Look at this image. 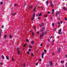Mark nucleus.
Masks as SVG:
<instances>
[{
  "label": "nucleus",
  "mask_w": 67,
  "mask_h": 67,
  "mask_svg": "<svg viewBox=\"0 0 67 67\" xmlns=\"http://www.w3.org/2000/svg\"><path fill=\"white\" fill-rule=\"evenodd\" d=\"M29 9H30V10H31V9L32 8V7H29Z\"/></svg>",
  "instance_id": "5701e85b"
},
{
  "label": "nucleus",
  "mask_w": 67,
  "mask_h": 67,
  "mask_svg": "<svg viewBox=\"0 0 67 67\" xmlns=\"http://www.w3.org/2000/svg\"><path fill=\"white\" fill-rule=\"evenodd\" d=\"M37 34H39V32H38V31L37 32Z\"/></svg>",
  "instance_id": "de8ad7c7"
},
{
  "label": "nucleus",
  "mask_w": 67,
  "mask_h": 67,
  "mask_svg": "<svg viewBox=\"0 0 67 67\" xmlns=\"http://www.w3.org/2000/svg\"><path fill=\"white\" fill-rule=\"evenodd\" d=\"M52 54L53 55H55V53H52Z\"/></svg>",
  "instance_id": "72a5a7b5"
},
{
  "label": "nucleus",
  "mask_w": 67,
  "mask_h": 67,
  "mask_svg": "<svg viewBox=\"0 0 67 67\" xmlns=\"http://www.w3.org/2000/svg\"><path fill=\"white\" fill-rule=\"evenodd\" d=\"M48 13L49 14H50V12H48Z\"/></svg>",
  "instance_id": "864d4df0"
},
{
  "label": "nucleus",
  "mask_w": 67,
  "mask_h": 67,
  "mask_svg": "<svg viewBox=\"0 0 67 67\" xmlns=\"http://www.w3.org/2000/svg\"><path fill=\"white\" fill-rule=\"evenodd\" d=\"M56 65H58V64H57V63H56Z\"/></svg>",
  "instance_id": "774afa93"
},
{
  "label": "nucleus",
  "mask_w": 67,
  "mask_h": 67,
  "mask_svg": "<svg viewBox=\"0 0 67 67\" xmlns=\"http://www.w3.org/2000/svg\"><path fill=\"white\" fill-rule=\"evenodd\" d=\"M28 50L29 52H31V49H28Z\"/></svg>",
  "instance_id": "58836bf2"
},
{
  "label": "nucleus",
  "mask_w": 67,
  "mask_h": 67,
  "mask_svg": "<svg viewBox=\"0 0 67 67\" xmlns=\"http://www.w3.org/2000/svg\"><path fill=\"white\" fill-rule=\"evenodd\" d=\"M50 41V40L49 39H48V42H49V41Z\"/></svg>",
  "instance_id": "e433bc0d"
},
{
  "label": "nucleus",
  "mask_w": 67,
  "mask_h": 67,
  "mask_svg": "<svg viewBox=\"0 0 67 67\" xmlns=\"http://www.w3.org/2000/svg\"><path fill=\"white\" fill-rule=\"evenodd\" d=\"M4 37L5 38L7 37V35H5L4 36Z\"/></svg>",
  "instance_id": "bb28decb"
},
{
  "label": "nucleus",
  "mask_w": 67,
  "mask_h": 67,
  "mask_svg": "<svg viewBox=\"0 0 67 67\" xmlns=\"http://www.w3.org/2000/svg\"><path fill=\"white\" fill-rule=\"evenodd\" d=\"M38 15L39 16H41L42 15V13H40L38 14Z\"/></svg>",
  "instance_id": "f3484780"
},
{
  "label": "nucleus",
  "mask_w": 67,
  "mask_h": 67,
  "mask_svg": "<svg viewBox=\"0 0 67 67\" xmlns=\"http://www.w3.org/2000/svg\"><path fill=\"white\" fill-rule=\"evenodd\" d=\"M38 65V63H36V66H37Z\"/></svg>",
  "instance_id": "f704fd0d"
},
{
  "label": "nucleus",
  "mask_w": 67,
  "mask_h": 67,
  "mask_svg": "<svg viewBox=\"0 0 67 67\" xmlns=\"http://www.w3.org/2000/svg\"><path fill=\"white\" fill-rule=\"evenodd\" d=\"M39 26L40 27H42V26H44V23H43L41 25H39Z\"/></svg>",
  "instance_id": "20e7f679"
},
{
  "label": "nucleus",
  "mask_w": 67,
  "mask_h": 67,
  "mask_svg": "<svg viewBox=\"0 0 67 67\" xmlns=\"http://www.w3.org/2000/svg\"><path fill=\"white\" fill-rule=\"evenodd\" d=\"M46 3L47 4V5H48V1H47L46 2Z\"/></svg>",
  "instance_id": "6ab92c4d"
},
{
  "label": "nucleus",
  "mask_w": 67,
  "mask_h": 67,
  "mask_svg": "<svg viewBox=\"0 0 67 67\" xmlns=\"http://www.w3.org/2000/svg\"><path fill=\"white\" fill-rule=\"evenodd\" d=\"M26 5V3H25L24 7V8Z\"/></svg>",
  "instance_id": "c9c22d12"
},
{
  "label": "nucleus",
  "mask_w": 67,
  "mask_h": 67,
  "mask_svg": "<svg viewBox=\"0 0 67 67\" xmlns=\"http://www.w3.org/2000/svg\"><path fill=\"white\" fill-rule=\"evenodd\" d=\"M35 13H34L33 15H32V17L34 18V16H35Z\"/></svg>",
  "instance_id": "412c9836"
},
{
  "label": "nucleus",
  "mask_w": 67,
  "mask_h": 67,
  "mask_svg": "<svg viewBox=\"0 0 67 67\" xmlns=\"http://www.w3.org/2000/svg\"><path fill=\"white\" fill-rule=\"evenodd\" d=\"M54 41H55V40H53L52 41V42L51 44V45H52V46H53V44H54Z\"/></svg>",
  "instance_id": "9b49d317"
},
{
  "label": "nucleus",
  "mask_w": 67,
  "mask_h": 67,
  "mask_svg": "<svg viewBox=\"0 0 67 67\" xmlns=\"http://www.w3.org/2000/svg\"><path fill=\"white\" fill-rule=\"evenodd\" d=\"M63 22V21H61V22H60L61 24H62V23Z\"/></svg>",
  "instance_id": "09e8293b"
},
{
  "label": "nucleus",
  "mask_w": 67,
  "mask_h": 67,
  "mask_svg": "<svg viewBox=\"0 0 67 67\" xmlns=\"http://www.w3.org/2000/svg\"><path fill=\"white\" fill-rule=\"evenodd\" d=\"M37 19H38V20H41V18H40V17H38L37 18Z\"/></svg>",
  "instance_id": "2f4dec72"
},
{
  "label": "nucleus",
  "mask_w": 67,
  "mask_h": 67,
  "mask_svg": "<svg viewBox=\"0 0 67 67\" xmlns=\"http://www.w3.org/2000/svg\"><path fill=\"white\" fill-rule=\"evenodd\" d=\"M49 64H50V66H51V62H49Z\"/></svg>",
  "instance_id": "69168bd1"
},
{
  "label": "nucleus",
  "mask_w": 67,
  "mask_h": 67,
  "mask_svg": "<svg viewBox=\"0 0 67 67\" xmlns=\"http://www.w3.org/2000/svg\"><path fill=\"white\" fill-rule=\"evenodd\" d=\"M58 23L59 24V27H60V26H59V25H60V23H59V22H58Z\"/></svg>",
  "instance_id": "a878e982"
},
{
  "label": "nucleus",
  "mask_w": 67,
  "mask_h": 67,
  "mask_svg": "<svg viewBox=\"0 0 67 67\" xmlns=\"http://www.w3.org/2000/svg\"><path fill=\"white\" fill-rule=\"evenodd\" d=\"M14 57H12V59H14Z\"/></svg>",
  "instance_id": "338daca9"
},
{
  "label": "nucleus",
  "mask_w": 67,
  "mask_h": 67,
  "mask_svg": "<svg viewBox=\"0 0 67 67\" xmlns=\"http://www.w3.org/2000/svg\"><path fill=\"white\" fill-rule=\"evenodd\" d=\"M51 65L52 66L53 65V62H52V61H51Z\"/></svg>",
  "instance_id": "9d476101"
},
{
  "label": "nucleus",
  "mask_w": 67,
  "mask_h": 67,
  "mask_svg": "<svg viewBox=\"0 0 67 67\" xmlns=\"http://www.w3.org/2000/svg\"><path fill=\"white\" fill-rule=\"evenodd\" d=\"M34 28L35 29V31H36V27L35 26H34Z\"/></svg>",
  "instance_id": "b1692460"
},
{
  "label": "nucleus",
  "mask_w": 67,
  "mask_h": 67,
  "mask_svg": "<svg viewBox=\"0 0 67 67\" xmlns=\"http://www.w3.org/2000/svg\"><path fill=\"white\" fill-rule=\"evenodd\" d=\"M44 32H43L40 35V39H42V36H44Z\"/></svg>",
  "instance_id": "f257e3e1"
},
{
  "label": "nucleus",
  "mask_w": 67,
  "mask_h": 67,
  "mask_svg": "<svg viewBox=\"0 0 67 67\" xmlns=\"http://www.w3.org/2000/svg\"><path fill=\"white\" fill-rule=\"evenodd\" d=\"M2 59H4V56L2 55Z\"/></svg>",
  "instance_id": "f8f14e48"
},
{
  "label": "nucleus",
  "mask_w": 67,
  "mask_h": 67,
  "mask_svg": "<svg viewBox=\"0 0 67 67\" xmlns=\"http://www.w3.org/2000/svg\"><path fill=\"white\" fill-rule=\"evenodd\" d=\"M61 50V49H60V48H59L58 50V52L59 53H60V52H61V51H60Z\"/></svg>",
  "instance_id": "423d86ee"
},
{
  "label": "nucleus",
  "mask_w": 67,
  "mask_h": 67,
  "mask_svg": "<svg viewBox=\"0 0 67 67\" xmlns=\"http://www.w3.org/2000/svg\"><path fill=\"white\" fill-rule=\"evenodd\" d=\"M53 36H51V38H53Z\"/></svg>",
  "instance_id": "e2e57ef3"
},
{
  "label": "nucleus",
  "mask_w": 67,
  "mask_h": 67,
  "mask_svg": "<svg viewBox=\"0 0 67 67\" xmlns=\"http://www.w3.org/2000/svg\"><path fill=\"white\" fill-rule=\"evenodd\" d=\"M65 57L66 58H67V54H66L65 55Z\"/></svg>",
  "instance_id": "37998d69"
},
{
  "label": "nucleus",
  "mask_w": 67,
  "mask_h": 67,
  "mask_svg": "<svg viewBox=\"0 0 67 67\" xmlns=\"http://www.w3.org/2000/svg\"><path fill=\"white\" fill-rule=\"evenodd\" d=\"M12 36H11V35H9V37L10 38H12Z\"/></svg>",
  "instance_id": "c85d7f7f"
},
{
  "label": "nucleus",
  "mask_w": 67,
  "mask_h": 67,
  "mask_svg": "<svg viewBox=\"0 0 67 67\" xmlns=\"http://www.w3.org/2000/svg\"><path fill=\"white\" fill-rule=\"evenodd\" d=\"M44 30V29H41V32H43V31Z\"/></svg>",
  "instance_id": "4be33fe9"
},
{
  "label": "nucleus",
  "mask_w": 67,
  "mask_h": 67,
  "mask_svg": "<svg viewBox=\"0 0 67 67\" xmlns=\"http://www.w3.org/2000/svg\"><path fill=\"white\" fill-rule=\"evenodd\" d=\"M52 14L53 15V16H54V9H53L52 10Z\"/></svg>",
  "instance_id": "0eeeda50"
},
{
  "label": "nucleus",
  "mask_w": 67,
  "mask_h": 67,
  "mask_svg": "<svg viewBox=\"0 0 67 67\" xmlns=\"http://www.w3.org/2000/svg\"><path fill=\"white\" fill-rule=\"evenodd\" d=\"M27 53L28 54H29V52H27Z\"/></svg>",
  "instance_id": "680f3d73"
},
{
  "label": "nucleus",
  "mask_w": 67,
  "mask_h": 67,
  "mask_svg": "<svg viewBox=\"0 0 67 67\" xmlns=\"http://www.w3.org/2000/svg\"><path fill=\"white\" fill-rule=\"evenodd\" d=\"M42 43L40 44V46H42Z\"/></svg>",
  "instance_id": "c03bdc74"
},
{
  "label": "nucleus",
  "mask_w": 67,
  "mask_h": 67,
  "mask_svg": "<svg viewBox=\"0 0 67 67\" xmlns=\"http://www.w3.org/2000/svg\"><path fill=\"white\" fill-rule=\"evenodd\" d=\"M31 43L33 45V44H34V42L33 41H32L31 42Z\"/></svg>",
  "instance_id": "ddd939ff"
},
{
  "label": "nucleus",
  "mask_w": 67,
  "mask_h": 67,
  "mask_svg": "<svg viewBox=\"0 0 67 67\" xmlns=\"http://www.w3.org/2000/svg\"><path fill=\"white\" fill-rule=\"evenodd\" d=\"M3 27H4V26H2L1 27V28H3Z\"/></svg>",
  "instance_id": "4d7b16f0"
},
{
  "label": "nucleus",
  "mask_w": 67,
  "mask_h": 67,
  "mask_svg": "<svg viewBox=\"0 0 67 67\" xmlns=\"http://www.w3.org/2000/svg\"><path fill=\"white\" fill-rule=\"evenodd\" d=\"M59 20H60V17H59Z\"/></svg>",
  "instance_id": "13d9d810"
},
{
  "label": "nucleus",
  "mask_w": 67,
  "mask_h": 67,
  "mask_svg": "<svg viewBox=\"0 0 67 67\" xmlns=\"http://www.w3.org/2000/svg\"><path fill=\"white\" fill-rule=\"evenodd\" d=\"M52 26H54V23H53L52 24Z\"/></svg>",
  "instance_id": "393cba45"
},
{
  "label": "nucleus",
  "mask_w": 67,
  "mask_h": 67,
  "mask_svg": "<svg viewBox=\"0 0 67 67\" xmlns=\"http://www.w3.org/2000/svg\"><path fill=\"white\" fill-rule=\"evenodd\" d=\"M44 17H47V15H45Z\"/></svg>",
  "instance_id": "473e14b6"
},
{
  "label": "nucleus",
  "mask_w": 67,
  "mask_h": 67,
  "mask_svg": "<svg viewBox=\"0 0 67 67\" xmlns=\"http://www.w3.org/2000/svg\"><path fill=\"white\" fill-rule=\"evenodd\" d=\"M27 45V44H26V43L24 44V46L25 47H26V46Z\"/></svg>",
  "instance_id": "a211bd4d"
},
{
  "label": "nucleus",
  "mask_w": 67,
  "mask_h": 67,
  "mask_svg": "<svg viewBox=\"0 0 67 67\" xmlns=\"http://www.w3.org/2000/svg\"><path fill=\"white\" fill-rule=\"evenodd\" d=\"M16 13H12V15H15Z\"/></svg>",
  "instance_id": "2eb2a0df"
},
{
  "label": "nucleus",
  "mask_w": 67,
  "mask_h": 67,
  "mask_svg": "<svg viewBox=\"0 0 67 67\" xmlns=\"http://www.w3.org/2000/svg\"><path fill=\"white\" fill-rule=\"evenodd\" d=\"M0 3H1V5L3 4V2H2V1H1Z\"/></svg>",
  "instance_id": "c756f323"
},
{
  "label": "nucleus",
  "mask_w": 67,
  "mask_h": 67,
  "mask_svg": "<svg viewBox=\"0 0 67 67\" xmlns=\"http://www.w3.org/2000/svg\"><path fill=\"white\" fill-rule=\"evenodd\" d=\"M51 6L52 8H53L54 7V5L53 4V3H52V1H51Z\"/></svg>",
  "instance_id": "7ed1b4c3"
},
{
  "label": "nucleus",
  "mask_w": 67,
  "mask_h": 67,
  "mask_svg": "<svg viewBox=\"0 0 67 67\" xmlns=\"http://www.w3.org/2000/svg\"><path fill=\"white\" fill-rule=\"evenodd\" d=\"M63 9H64V10H65V11H66V10H67V9L66 8H65V7H63Z\"/></svg>",
  "instance_id": "1a4fd4ad"
},
{
  "label": "nucleus",
  "mask_w": 67,
  "mask_h": 67,
  "mask_svg": "<svg viewBox=\"0 0 67 67\" xmlns=\"http://www.w3.org/2000/svg\"><path fill=\"white\" fill-rule=\"evenodd\" d=\"M6 59L8 60H9V57L8 56H6Z\"/></svg>",
  "instance_id": "4468645a"
},
{
  "label": "nucleus",
  "mask_w": 67,
  "mask_h": 67,
  "mask_svg": "<svg viewBox=\"0 0 67 67\" xmlns=\"http://www.w3.org/2000/svg\"><path fill=\"white\" fill-rule=\"evenodd\" d=\"M65 19L66 21H67V18L66 17L65 18Z\"/></svg>",
  "instance_id": "79ce46f5"
},
{
  "label": "nucleus",
  "mask_w": 67,
  "mask_h": 67,
  "mask_svg": "<svg viewBox=\"0 0 67 67\" xmlns=\"http://www.w3.org/2000/svg\"><path fill=\"white\" fill-rule=\"evenodd\" d=\"M62 31V28L60 29L59 32V34H62L63 33V32H61Z\"/></svg>",
  "instance_id": "f03ea898"
},
{
  "label": "nucleus",
  "mask_w": 67,
  "mask_h": 67,
  "mask_svg": "<svg viewBox=\"0 0 67 67\" xmlns=\"http://www.w3.org/2000/svg\"><path fill=\"white\" fill-rule=\"evenodd\" d=\"M31 56H34V55H33V54L32 53L31 54Z\"/></svg>",
  "instance_id": "a18cd8bd"
},
{
  "label": "nucleus",
  "mask_w": 67,
  "mask_h": 67,
  "mask_svg": "<svg viewBox=\"0 0 67 67\" xmlns=\"http://www.w3.org/2000/svg\"><path fill=\"white\" fill-rule=\"evenodd\" d=\"M32 34L33 35H34V33L33 32L32 33Z\"/></svg>",
  "instance_id": "49530a36"
},
{
  "label": "nucleus",
  "mask_w": 67,
  "mask_h": 67,
  "mask_svg": "<svg viewBox=\"0 0 67 67\" xmlns=\"http://www.w3.org/2000/svg\"><path fill=\"white\" fill-rule=\"evenodd\" d=\"M18 52L17 54H18V55H19L20 54V49H18Z\"/></svg>",
  "instance_id": "39448f33"
},
{
  "label": "nucleus",
  "mask_w": 67,
  "mask_h": 67,
  "mask_svg": "<svg viewBox=\"0 0 67 67\" xmlns=\"http://www.w3.org/2000/svg\"><path fill=\"white\" fill-rule=\"evenodd\" d=\"M42 29H45V27H42Z\"/></svg>",
  "instance_id": "bf43d9fd"
},
{
  "label": "nucleus",
  "mask_w": 67,
  "mask_h": 67,
  "mask_svg": "<svg viewBox=\"0 0 67 67\" xmlns=\"http://www.w3.org/2000/svg\"><path fill=\"white\" fill-rule=\"evenodd\" d=\"M14 6L15 7H16V6H17V5L16 4H15L14 5Z\"/></svg>",
  "instance_id": "4c0bfd02"
},
{
  "label": "nucleus",
  "mask_w": 67,
  "mask_h": 67,
  "mask_svg": "<svg viewBox=\"0 0 67 67\" xmlns=\"http://www.w3.org/2000/svg\"><path fill=\"white\" fill-rule=\"evenodd\" d=\"M57 13V15L58 14V13Z\"/></svg>",
  "instance_id": "052dcab7"
},
{
  "label": "nucleus",
  "mask_w": 67,
  "mask_h": 67,
  "mask_svg": "<svg viewBox=\"0 0 67 67\" xmlns=\"http://www.w3.org/2000/svg\"><path fill=\"white\" fill-rule=\"evenodd\" d=\"M23 66H24V67H25V63H24V64H23Z\"/></svg>",
  "instance_id": "3c124183"
},
{
  "label": "nucleus",
  "mask_w": 67,
  "mask_h": 67,
  "mask_svg": "<svg viewBox=\"0 0 67 67\" xmlns=\"http://www.w3.org/2000/svg\"><path fill=\"white\" fill-rule=\"evenodd\" d=\"M12 61H14V59H12Z\"/></svg>",
  "instance_id": "0e129e2a"
},
{
  "label": "nucleus",
  "mask_w": 67,
  "mask_h": 67,
  "mask_svg": "<svg viewBox=\"0 0 67 67\" xmlns=\"http://www.w3.org/2000/svg\"><path fill=\"white\" fill-rule=\"evenodd\" d=\"M44 54L43 53H42V58H43V59L44 58Z\"/></svg>",
  "instance_id": "6e6552de"
},
{
  "label": "nucleus",
  "mask_w": 67,
  "mask_h": 67,
  "mask_svg": "<svg viewBox=\"0 0 67 67\" xmlns=\"http://www.w3.org/2000/svg\"><path fill=\"white\" fill-rule=\"evenodd\" d=\"M54 30L55 31H56V29L55 28H54Z\"/></svg>",
  "instance_id": "6e6d98bb"
},
{
  "label": "nucleus",
  "mask_w": 67,
  "mask_h": 67,
  "mask_svg": "<svg viewBox=\"0 0 67 67\" xmlns=\"http://www.w3.org/2000/svg\"><path fill=\"white\" fill-rule=\"evenodd\" d=\"M46 52V50L44 49V52Z\"/></svg>",
  "instance_id": "a19ab883"
},
{
  "label": "nucleus",
  "mask_w": 67,
  "mask_h": 67,
  "mask_svg": "<svg viewBox=\"0 0 67 67\" xmlns=\"http://www.w3.org/2000/svg\"><path fill=\"white\" fill-rule=\"evenodd\" d=\"M64 63V61H61V63Z\"/></svg>",
  "instance_id": "7c9ffc66"
},
{
  "label": "nucleus",
  "mask_w": 67,
  "mask_h": 67,
  "mask_svg": "<svg viewBox=\"0 0 67 67\" xmlns=\"http://www.w3.org/2000/svg\"><path fill=\"white\" fill-rule=\"evenodd\" d=\"M26 41L27 42H28V40L27 39Z\"/></svg>",
  "instance_id": "5fc2aeb1"
},
{
  "label": "nucleus",
  "mask_w": 67,
  "mask_h": 67,
  "mask_svg": "<svg viewBox=\"0 0 67 67\" xmlns=\"http://www.w3.org/2000/svg\"><path fill=\"white\" fill-rule=\"evenodd\" d=\"M29 47H30V48H32V46H29Z\"/></svg>",
  "instance_id": "ea45409f"
},
{
  "label": "nucleus",
  "mask_w": 67,
  "mask_h": 67,
  "mask_svg": "<svg viewBox=\"0 0 67 67\" xmlns=\"http://www.w3.org/2000/svg\"><path fill=\"white\" fill-rule=\"evenodd\" d=\"M39 60L40 62L42 61V59H39Z\"/></svg>",
  "instance_id": "8fccbe9b"
},
{
  "label": "nucleus",
  "mask_w": 67,
  "mask_h": 67,
  "mask_svg": "<svg viewBox=\"0 0 67 67\" xmlns=\"http://www.w3.org/2000/svg\"><path fill=\"white\" fill-rule=\"evenodd\" d=\"M34 19V17H32L31 18V21H33Z\"/></svg>",
  "instance_id": "aec40b11"
},
{
  "label": "nucleus",
  "mask_w": 67,
  "mask_h": 67,
  "mask_svg": "<svg viewBox=\"0 0 67 67\" xmlns=\"http://www.w3.org/2000/svg\"><path fill=\"white\" fill-rule=\"evenodd\" d=\"M1 65H3V63H1Z\"/></svg>",
  "instance_id": "603ef678"
},
{
  "label": "nucleus",
  "mask_w": 67,
  "mask_h": 67,
  "mask_svg": "<svg viewBox=\"0 0 67 67\" xmlns=\"http://www.w3.org/2000/svg\"><path fill=\"white\" fill-rule=\"evenodd\" d=\"M1 32H2V30H0V36H1Z\"/></svg>",
  "instance_id": "dca6fc26"
},
{
  "label": "nucleus",
  "mask_w": 67,
  "mask_h": 67,
  "mask_svg": "<svg viewBox=\"0 0 67 67\" xmlns=\"http://www.w3.org/2000/svg\"><path fill=\"white\" fill-rule=\"evenodd\" d=\"M36 7H35V8L34 9L33 12H34L35 10H36Z\"/></svg>",
  "instance_id": "cd10ccee"
}]
</instances>
